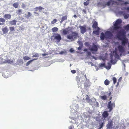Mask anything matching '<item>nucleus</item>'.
I'll list each match as a JSON object with an SVG mask.
<instances>
[{"label":"nucleus","mask_w":129,"mask_h":129,"mask_svg":"<svg viewBox=\"0 0 129 129\" xmlns=\"http://www.w3.org/2000/svg\"><path fill=\"white\" fill-rule=\"evenodd\" d=\"M4 17L6 19H10L11 18V16L9 14H7L5 15Z\"/></svg>","instance_id":"dca6fc26"},{"label":"nucleus","mask_w":129,"mask_h":129,"mask_svg":"<svg viewBox=\"0 0 129 129\" xmlns=\"http://www.w3.org/2000/svg\"><path fill=\"white\" fill-rule=\"evenodd\" d=\"M83 77H80L78 76H77L75 78V79L77 83H79L80 79H82Z\"/></svg>","instance_id":"aec40b11"},{"label":"nucleus","mask_w":129,"mask_h":129,"mask_svg":"<svg viewBox=\"0 0 129 129\" xmlns=\"http://www.w3.org/2000/svg\"><path fill=\"white\" fill-rule=\"evenodd\" d=\"M47 54H42V56H44L46 55H47Z\"/></svg>","instance_id":"680f3d73"},{"label":"nucleus","mask_w":129,"mask_h":129,"mask_svg":"<svg viewBox=\"0 0 129 129\" xmlns=\"http://www.w3.org/2000/svg\"><path fill=\"white\" fill-rule=\"evenodd\" d=\"M87 56H90L91 55V53L90 52H88L87 53Z\"/></svg>","instance_id":"3c124183"},{"label":"nucleus","mask_w":129,"mask_h":129,"mask_svg":"<svg viewBox=\"0 0 129 129\" xmlns=\"http://www.w3.org/2000/svg\"><path fill=\"white\" fill-rule=\"evenodd\" d=\"M61 39V36L60 34L58 33L54 34L51 37V39L55 41L57 43H59Z\"/></svg>","instance_id":"f03ea898"},{"label":"nucleus","mask_w":129,"mask_h":129,"mask_svg":"<svg viewBox=\"0 0 129 129\" xmlns=\"http://www.w3.org/2000/svg\"><path fill=\"white\" fill-rule=\"evenodd\" d=\"M110 83V81L108 79H106L104 81V83L106 85H108Z\"/></svg>","instance_id":"393cba45"},{"label":"nucleus","mask_w":129,"mask_h":129,"mask_svg":"<svg viewBox=\"0 0 129 129\" xmlns=\"http://www.w3.org/2000/svg\"><path fill=\"white\" fill-rule=\"evenodd\" d=\"M84 87L85 88L89 87L90 86V82L88 81H86L84 83Z\"/></svg>","instance_id":"ddd939ff"},{"label":"nucleus","mask_w":129,"mask_h":129,"mask_svg":"<svg viewBox=\"0 0 129 129\" xmlns=\"http://www.w3.org/2000/svg\"><path fill=\"white\" fill-rule=\"evenodd\" d=\"M90 50L91 51H96L98 50L97 46L94 43L92 46H90L89 47Z\"/></svg>","instance_id":"6e6552de"},{"label":"nucleus","mask_w":129,"mask_h":129,"mask_svg":"<svg viewBox=\"0 0 129 129\" xmlns=\"http://www.w3.org/2000/svg\"><path fill=\"white\" fill-rule=\"evenodd\" d=\"M62 30V33L64 35H65L68 33V31L66 29H64Z\"/></svg>","instance_id":"cd10ccee"},{"label":"nucleus","mask_w":129,"mask_h":129,"mask_svg":"<svg viewBox=\"0 0 129 129\" xmlns=\"http://www.w3.org/2000/svg\"><path fill=\"white\" fill-rule=\"evenodd\" d=\"M2 31L4 34H6L9 31V29L7 26H5L4 28L2 29Z\"/></svg>","instance_id":"f8f14e48"},{"label":"nucleus","mask_w":129,"mask_h":129,"mask_svg":"<svg viewBox=\"0 0 129 129\" xmlns=\"http://www.w3.org/2000/svg\"><path fill=\"white\" fill-rule=\"evenodd\" d=\"M124 28L126 29L129 30V24L127 25L126 26H125Z\"/></svg>","instance_id":"49530a36"},{"label":"nucleus","mask_w":129,"mask_h":129,"mask_svg":"<svg viewBox=\"0 0 129 129\" xmlns=\"http://www.w3.org/2000/svg\"><path fill=\"white\" fill-rule=\"evenodd\" d=\"M71 72L73 74H75L76 73V71L75 70H73L71 71Z\"/></svg>","instance_id":"09e8293b"},{"label":"nucleus","mask_w":129,"mask_h":129,"mask_svg":"<svg viewBox=\"0 0 129 129\" xmlns=\"http://www.w3.org/2000/svg\"><path fill=\"white\" fill-rule=\"evenodd\" d=\"M113 125V121L110 120L108 122V124L107 125V127L108 129H111Z\"/></svg>","instance_id":"9d476101"},{"label":"nucleus","mask_w":129,"mask_h":129,"mask_svg":"<svg viewBox=\"0 0 129 129\" xmlns=\"http://www.w3.org/2000/svg\"><path fill=\"white\" fill-rule=\"evenodd\" d=\"M5 62L7 63H13L14 61L13 60H11L9 59H8L5 60Z\"/></svg>","instance_id":"a878e982"},{"label":"nucleus","mask_w":129,"mask_h":129,"mask_svg":"<svg viewBox=\"0 0 129 129\" xmlns=\"http://www.w3.org/2000/svg\"><path fill=\"white\" fill-rule=\"evenodd\" d=\"M110 56H111V59L110 61L111 63L112 64H115V62L114 61V60L113 59V56H112V55H111Z\"/></svg>","instance_id":"bb28decb"},{"label":"nucleus","mask_w":129,"mask_h":129,"mask_svg":"<svg viewBox=\"0 0 129 129\" xmlns=\"http://www.w3.org/2000/svg\"><path fill=\"white\" fill-rule=\"evenodd\" d=\"M86 100L87 101L88 103H89L92 100L90 99V98L88 95H86Z\"/></svg>","instance_id":"b1692460"},{"label":"nucleus","mask_w":129,"mask_h":129,"mask_svg":"<svg viewBox=\"0 0 129 129\" xmlns=\"http://www.w3.org/2000/svg\"><path fill=\"white\" fill-rule=\"evenodd\" d=\"M112 80L113 81V84H115L116 82L117 79L115 77H113L112 78Z\"/></svg>","instance_id":"f704fd0d"},{"label":"nucleus","mask_w":129,"mask_h":129,"mask_svg":"<svg viewBox=\"0 0 129 129\" xmlns=\"http://www.w3.org/2000/svg\"><path fill=\"white\" fill-rule=\"evenodd\" d=\"M23 59L24 60H27L30 59V58L28 56H25L24 57H23Z\"/></svg>","instance_id":"473e14b6"},{"label":"nucleus","mask_w":129,"mask_h":129,"mask_svg":"<svg viewBox=\"0 0 129 129\" xmlns=\"http://www.w3.org/2000/svg\"><path fill=\"white\" fill-rule=\"evenodd\" d=\"M67 15H66L64 16H63L62 17L60 21V23H62L63 22V21L64 20H66L67 19Z\"/></svg>","instance_id":"412c9836"},{"label":"nucleus","mask_w":129,"mask_h":129,"mask_svg":"<svg viewBox=\"0 0 129 129\" xmlns=\"http://www.w3.org/2000/svg\"><path fill=\"white\" fill-rule=\"evenodd\" d=\"M126 32L124 30L119 31L117 34V38L121 41L122 45L125 46L128 41V40L125 37Z\"/></svg>","instance_id":"f257e3e1"},{"label":"nucleus","mask_w":129,"mask_h":129,"mask_svg":"<svg viewBox=\"0 0 129 129\" xmlns=\"http://www.w3.org/2000/svg\"><path fill=\"white\" fill-rule=\"evenodd\" d=\"M39 56V54L38 53H36L35 54L33 55L32 56L33 57H38Z\"/></svg>","instance_id":"c03bdc74"},{"label":"nucleus","mask_w":129,"mask_h":129,"mask_svg":"<svg viewBox=\"0 0 129 129\" xmlns=\"http://www.w3.org/2000/svg\"><path fill=\"white\" fill-rule=\"evenodd\" d=\"M35 59H32V60H31L28 61L26 63V66H28L30 64L31 62H32Z\"/></svg>","instance_id":"4c0bfd02"},{"label":"nucleus","mask_w":129,"mask_h":129,"mask_svg":"<svg viewBox=\"0 0 129 129\" xmlns=\"http://www.w3.org/2000/svg\"><path fill=\"white\" fill-rule=\"evenodd\" d=\"M128 17L129 15L128 14H126L124 16V17L125 19L127 18Z\"/></svg>","instance_id":"de8ad7c7"},{"label":"nucleus","mask_w":129,"mask_h":129,"mask_svg":"<svg viewBox=\"0 0 129 129\" xmlns=\"http://www.w3.org/2000/svg\"><path fill=\"white\" fill-rule=\"evenodd\" d=\"M26 5L24 3H22V4L21 5V7L23 9H24L26 8Z\"/></svg>","instance_id":"a19ab883"},{"label":"nucleus","mask_w":129,"mask_h":129,"mask_svg":"<svg viewBox=\"0 0 129 129\" xmlns=\"http://www.w3.org/2000/svg\"><path fill=\"white\" fill-rule=\"evenodd\" d=\"M99 97L100 99L103 101H106L107 100V96L105 95L103 96H100Z\"/></svg>","instance_id":"a211bd4d"},{"label":"nucleus","mask_w":129,"mask_h":129,"mask_svg":"<svg viewBox=\"0 0 129 129\" xmlns=\"http://www.w3.org/2000/svg\"><path fill=\"white\" fill-rule=\"evenodd\" d=\"M104 122H102L101 124L100 125V127L99 128V129H101V128H102L103 126V125H104Z\"/></svg>","instance_id":"37998d69"},{"label":"nucleus","mask_w":129,"mask_h":129,"mask_svg":"<svg viewBox=\"0 0 129 129\" xmlns=\"http://www.w3.org/2000/svg\"><path fill=\"white\" fill-rule=\"evenodd\" d=\"M79 27L80 29L81 33L83 34L86 31V27L83 26H79Z\"/></svg>","instance_id":"9b49d317"},{"label":"nucleus","mask_w":129,"mask_h":129,"mask_svg":"<svg viewBox=\"0 0 129 129\" xmlns=\"http://www.w3.org/2000/svg\"><path fill=\"white\" fill-rule=\"evenodd\" d=\"M105 38H106L105 34L104 33L102 32L101 33L100 36V38L102 40H103Z\"/></svg>","instance_id":"4be33fe9"},{"label":"nucleus","mask_w":129,"mask_h":129,"mask_svg":"<svg viewBox=\"0 0 129 129\" xmlns=\"http://www.w3.org/2000/svg\"><path fill=\"white\" fill-rule=\"evenodd\" d=\"M81 49V47H79L78 48V50H80Z\"/></svg>","instance_id":"4d7b16f0"},{"label":"nucleus","mask_w":129,"mask_h":129,"mask_svg":"<svg viewBox=\"0 0 129 129\" xmlns=\"http://www.w3.org/2000/svg\"><path fill=\"white\" fill-rule=\"evenodd\" d=\"M115 107V105L114 102L112 103L111 101L109 102L108 104V108L109 109V112L111 111L113 108H114Z\"/></svg>","instance_id":"0eeeda50"},{"label":"nucleus","mask_w":129,"mask_h":129,"mask_svg":"<svg viewBox=\"0 0 129 129\" xmlns=\"http://www.w3.org/2000/svg\"><path fill=\"white\" fill-rule=\"evenodd\" d=\"M122 80V77H120L118 80V82H120Z\"/></svg>","instance_id":"5fc2aeb1"},{"label":"nucleus","mask_w":129,"mask_h":129,"mask_svg":"<svg viewBox=\"0 0 129 129\" xmlns=\"http://www.w3.org/2000/svg\"><path fill=\"white\" fill-rule=\"evenodd\" d=\"M57 21V19H54L51 22V23L52 24H54Z\"/></svg>","instance_id":"ea45409f"},{"label":"nucleus","mask_w":129,"mask_h":129,"mask_svg":"<svg viewBox=\"0 0 129 129\" xmlns=\"http://www.w3.org/2000/svg\"><path fill=\"white\" fill-rule=\"evenodd\" d=\"M69 129H73L72 127V126H70Z\"/></svg>","instance_id":"774afa93"},{"label":"nucleus","mask_w":129,"mask_h":129,"mask_svg":"<svg viewBox=\"0 0 129 129\" xmlns=\"http://www.w3.org/2000/svg\"><path fill=\"white\" fill-rule=\"evenodd\" d=\"M84 76L85 78L86 79V81H87V79L86 77V75H85H85Z\"/></svg>","instance_id":"e2e57ef3"},{"label":"nucleus","mask_w":129,"mask_h":129,"mask_svg":"<svg viewBox=\"0 0 129 129\" xmlns=\"http://www.w3.org/2000/svg\"><path fill=\"white\" fill-rule=\"evenodd\" d=\"M99 31L97 30L93 31V33L96 34L97 35H99Z\"/></svg>","instance_id":"c85d7f7f"},{"label":"nucleus","mask_w":129,"mask_h":129,"mask_svg":"<svg viewBox=\"0 0 129 129\" xmlns=\"http://www.w3.org/2000/svg\"><path fill=\"white\" fill-rule=\"evenodd\" d=\"M35 9L36 10H39L38 7H37L35 8Z\"/></svg>","instance_id":"052dcab7"},{"label":"nucleus","mask_w":129,"mask_h":129,"mask_svg":"<svg viewBox=\"0 0 129 129\" xmlns=\"http://www.w3.org/2000/svg\"><path fill=\"white\" fill-rule=\"evenodd\" d=\"M112 93L111 92H110L108 94V96H110L111 94Z\"/></svg>","instance_id":"13d9d810"},{"label":"nucleus","mask_w":129,"mask_h":129,"mask_svg":"<svg viewBox=\"0 0 129 129\" xmlns=\"http://www.w3.org/2000/svg\"><path fill=\"white\" fill-rule=\"evenodd\" d=\"M105 63H101L99 64L100 67H105Z\"/></svg>","instance_id":"58836bf2"},{"label":"nucleus","mask_w":129,"mask_h":129,"mask_svg":"<svg viewBox=\"0 0 129 129\" xmlns=\"http://www.w3.org/2000/svg\"><path fill=\"white\" fill-rule=\"evenodd\" d=\"M84 51H87V49H84Z\"/></svg>","instance_id":"338daca9"},{"label":"nucleus","mask_w":129,"mask_h":129,"mask_svg":"<svg viewBox=\"0 0 129 129\" xmlns=\"http://www.w3.org/2000/svg\"><path fill=\"white\" fill-rule=\"evenodd\" d=\"M116 3L117 2H116L114 1L113 0H110L108 1L107 3H106L105 2H103L99 3H98V4L103 6L104 8H105L107 6H110L111 3L112 4V5H113L114 4Z\"/></svg>","instance_id":"7ed1b4c3"},{"label":"nucleus","mask_w":129,"mask_h":129,"mask_svg":"<svg viewBox=\"0 0 129 129\" xmlns=\"http://www.w3.org/2000/svg\"><path fill=\"white\" fill-rule=\"evenodd\" d=\"M122 22V20L121 19H118L116 21L115 23L114 24V27L113 30L117 31L118 29L120 28L119 25Z\"/></svg>","instance_id":"20e7f679"},{"label":"nucleus","mask_w":129,"mask_h":129,"mask_svg":"<svg viewBox=\"0 0 129 129\" xmlns=\"http://www.w3.org/2000/svg\"><path fill=\"white\" fill-rule=\"evenodd\" d=\"M92 23V27L95 29H97L98 30H100V28L98 26V23L95 20L93 21Z\"/></svg>","instance_id":"1a4fd4ad"},{"label":"nucleus","mask_w":129,"mask_h":129,"mask_svg":"<svg viewBox=\"0 0 129 129\" xmlns=\"http://www.w3.org/2000/svg\"><path fill=\"white\" fill-rule=\"evenodd\" d=\"M89 0H87V1L85 2L84 3V5L85 6H87L88 5L89 3Z\"/></svg>","instance_id":"e433bc0d"},{"label":"nucleus","mask_w":129,"mask_h":129,"mask_svg":"<svg viewBox=\"0 0 129 129\" xmlns=\"http://www.w3.org/2000/svg\"><path fill=\"white\" fill-rule=\"evenodd\" d=\"M10 31L12 32L15 30V28L14 26H10L9 27Z\"/></svg>","instance_id":"72a5a7b5"},{"label":"nucleus","mask_w":129,"mask_h":129,"mask_svg":"<svg viewBox=\"0 0 129 129\" xmlns=\"http://www.w3.org/2000/svg\"><path fill=\"white\" fill-rule=\"evenodd\" d=\"M109 115V114L108 113V111H104L102 114V116L104 119L108 117Z\"/></svg>","instance_id":"4468645a"},{"label":"nucleus","mask_w":129,"mask_h":129,"mask_svg":"<svg viewBox=\"0 0 129 129\" xmlns=\"http://www.w3.org/2000/svg\"><path fill=\"white\" fill-rule=\"evenodd\" d=\"M106 38L109 39H111L112 38L113 35L110 31H107L105 33Z\"/></svg>","instance_id":"423d86ee"},{"label":"nucleus","mask_w":129,"mask_h":129,"mask_svg":"<svg viewBox=\"0 0 129 129\" xmlns=\"http://www.w3.org/2000/svg\"><path fill=\"white\" fill-rule=\"evenodd\" d=\"M78 37V34L76 31L72 32L71 34L68 35L67 38L68 39H76Z\"/></svg>","instance_id":"39448f33"},{"label":"nucleus","mask_w":129,"mask_h":129,"mask_svg":"<svg viewBox=\"0 0 129 129\" xmlns=\"http://www.w3.org/2000/svg\"><path fill=\"white\" fill-rule=\"evenodd\" d=\"M107 64L108 66L106 67V68L108 69H109L111 68V64L109 62H108Z\"/></svg>","instance_id":"2f4dec72"},{"label":"nucleus","mask_w":129,"mask_h":129,"mask_svg":"<svg viewBox=\"0 0 129 129\" xmlns=\"http://www.w3.org/2000/svg\"><path fill=\"white\" fill-rule=\"evenodd\" d=\"M83 12H84L85 13L86 12V11L85 10H83Z\"/></svg>","instance_id":"69168bd1"},{"label":"nucleus","mask_w":129,"mask_h":129,"mask_svg":"<svg viewBox=\"0 0 129 129\" xmlns=\"http://www.w3.org/2000/svg\"><path fill=\"white\" fill-rule=\"evenodd\" d=\"M88 44L87 42H86L85 43V45L86 46H87V45H88Z\"/></svg>","instance_id":"bf43d9fd"},{"label":"nucleus","mask_w":129,"mask_h":129,"mask_svg":"<svg viewBox=\"0 0 129 129\" xmlns=\"http://www.w3.org/2000/svg\"><path fill=\"white\" fill-rule=\"evenodd\" d=\"M70 52H73L74 50H73V49L72 48H71L70 50Z\"/></svg>","instance_id":"864d4df0"},{"label":"nucleus","mask_w":129,"mask_h":129,"mask_svg":"<svg viewBox=\"0 0 129 129\" xmlns=\"http://www.w3.org/2000/svg\"><path fill=\"white\" fill-rule=\"evenodd\" d=\"M5 19L3 18H0V22L2 23H5Z\"/></svg>","instance_id":"c9c22d12"},{"label":"nucleus","mask_w":129,"mask_h":129,"mask_svg":"<svg viewBox=\"0 0 129 129\" xmlns=\"http://www.w3.org/2000/svg\"><path fill=\"white\" fill-rule=\"evenodd\" d=\"M38 8L39 9V10H42V9H44V8H43L41 6H40L39 7H38Z\"/></svg>","instance_id":"603ef678"},{"label":"nucleus","mask_w":129,"mask_h":129,"mask_svg":"<svg viewBox=\"0 0 129 129\" xmlns=\"http://www.w3.org/2000/svg\"><path fill=\"white\" fill-rule=\"evenodd\" d=\"M113 53H115L114 56L116 58H118L119 57V55L117 53L116 51H114L113 52Z\"/></svg>","instance_id":"c756f323"},{"label":"nucleus","mask_w":129,"mask_h":129,"mask_svg":"<svg viewBox=\"0 0 129 129\" xmlns=\"http://www.w3.org/2000/svg\"><path fill=\"white\" fill-rule=\"evenodd\" d=\"M73 16L74 17H75V18H76V17H77V15H74Z\"/></svg>","instance_id":"0e129e2a"},{"label":"nucleus","mask_w":129,"mask_h":129,"mask_svg":"<svg viewBox=\"0 0 129 129\" xmlns=\"http://www.w3.org/2000/svg\"><path fill=\"white\" fill-rule=\"evenodd\" d=\"M52 30L53 32H54L57 31L58 30V29L57 27H54L52 28Z\"/></svg>","instance_id":"7c9ffc66"},{"label":"nucleus","mask_w":129,"mask_h":129,"mask_svg":"<svg viewBox=\"0 0 129 129\" xmlns=\"http://www.w3.org/2000/svg\"><path fill=\"white\" fill-rule=\"evenodd\" d=\"M129 4V3H128V2H125L124 4H123L124 5H126L127 4Z\"/></svg>","instance_id":"6e6d98bb"},{"label":"nucleus","mask_w":129,"mask_h":129,"mask_svg":"<svg viewBox=\"0 0 129 129\" xmlns=\"http://www.w3.org/2000/svg\"><path fill=\"white\" fill-rule=\"evenodd\" d=\"M19 4L18 2H16L13 4V6L15 8H18Z\"/></svg>","instance_id":"6ab92c4d"},{"label":"nucleus","mask_w":129,"mask_h":129,"mask_svg":"<svg viewBox=\"0 0 129 129\" xmlns=\"http://www.w3.org/2000/svg\"><path fill=\"white\" fill-rule=\"evenodd\" d=\"M124 9L129 11V7H128L127 8L124 7Z\"/></svg>","instance_id":"8fccbe9b"},{"label":"nucleus","mask_w":129,"mask_h":129,"mask_svg":"<svg viewBox=\"0 0 129 129\" xmlns=\"http://www.w3.org/2000/svg\"><path fill=\"white\" fill-rule=\"evenodd\" d=\"M118 47L119 51L120 52L122 53L124 52V50L123 46L121 45H119L118 46Z\"/></svg>","instance_id":"2eb2a0df"},{"label":"nucleus","mask_w":129,"mask_h":129,"mask_svg":"<svg viewBox=\"0 0 129 129\" xmlns=\"http://www.w3.org/2000/svg\"><path fill=\"white\" fill-rule=\"evenodd\" d=\"M17 14H18L20 15L21 14L22 12V10L21 9H19L17 10Z\"/></svg>","instance_id":"79ce46f5"},{"label":"nucleus","mask_w":129,"mask_h":129,"mask_svg":"<svg viewBox=\"0 0 129 129\" xmlns=\"http://www.w3.org/2000/svg\"><path fill=\"white\" fill-rule=\"evenodd\" d=\"M17 22V21L15 19L10 21H9V23L11 25H15Z\"/></svg>","instance_id":"f3484780"},{"label":"nucleus","mask_w":129,"mask_h":129,"mask_svg":"<svg viewBox=\"0 0 129 129\" xmlns=\"http://www.w3.org/2000/svg\"><path fill=\"white\" fill-rule=\"evenodd\" d=\"M19 29L20 30H22L24 29V28L22 25L20 26L19 27Z\"/></svg>","instance_id":"a18cd8bd"},{"label":"nucleus","mask_w":129,"mask_h":129,"mask_svg":"<svg viewBox=\"0 0 129 129\" xmlns=\"http://www.w3.org/2000/svg\"><path fill=\"white\" fill-rule=\"evenodd\" d=\"M27 14H25V17L28 18L31 15V14L29 12H28Z\"/></svg>","instance_id":"5701e85b"}]
</instances>
